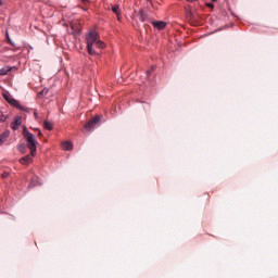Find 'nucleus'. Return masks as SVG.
I'll use <instances>...</instances> for the list:
<instances>
[{"mask_svg":"<svg viewBox=\"0 0 278 278\" xmlns=\"http://www.w3.org/2000/svg\"><path fill=\"white\" fill-rule=\"evenodd\" d=\"M207 8H214L213 3H206Z\"/></svg>","mask_w":278,"mask_h":278,"instance_id":"18","label":"nucleus"},{"mask_svg":"<svg viewBox=\"0 0 278 278\" xmlns=\"http://www.w3.org/2000/svg\"><path fill=\"white\" fill-rule=\"evenodd\" d=\"M35 118H38V112L34 113Z\"/></svg>","mask_w":278,"mask_h":278,"instance_id":"20","label":"nucleus"},{"mask_svg":"<svg viewBox=\"0 0 278 278\" xmlns=\"http://www.w3.org/2000/svg\"><path fill=\"white\" fill-rule=\"evenodd\" d=\"M112 12H114V14H116V16H118V14H121V7H118V5L113 7Z\"/></svg>","mask_w":278,"mask_h":278,"instance_id":"12","label":"nucleus"},{"mask_svg":"<svg viewBox=\"0 0 278 278\" xmlns=\"http://www.w3.org/2000/svg\"><path fill=\"white\" fill-rule=\"evenodd\" d=\"M212 1L216 2V1H218V0H212Z\"/></svg>","mask_w":278,"mask_h":278,"instance_id":"24","label":"nucleus"},{"mask_svg":"<svg viewBox=\"0 0 278 278\" xmlns=\"http://www.w3.org/2000/svg\"><path fill=\"white\" fill-rule=\"evenodd\" d=\"M9 135L10 134H4V135L0 136V147H1V144H3L5 142V138H8Z\"/></svg>","mask_w":278,"mask_h":278,"instance_id":"14","label":"nucleus"},{"mask_svg":"<svg viewBox=\"0 0 278 278\" xmlns=\"http://www.w3.org/2000/svg\"><path fill=\"white\" fill-rule=\"evenodd\" d=\"M2 97L10 105H13V108H17V110H24L21 103H18V101L14 99L9 92H4Z\"/></svg>","mask_w":278,"mask_h":278,"instance_id":"3","label":"nucleus"},{"mask_svg":"<svg viewBox=\"0 0 278 278\" xmlns=\"http://www.w3.org/2000/svg\"><path fill=\"white\" fill-rule=\"evenodd\" d=\"M23 136L27 142V148L30 151V155L34 157V155H36V147H38V141H36V137L34 134L29 132L26 126L23 128Z\"/></svg>","mask_w":278,"mask_h":278,"instance_id":"2","label":"nucleus"},{"mask_svg":"<svg viewBox=\"0 0 278 278\" xmlns=\"http://www.w3.org/2000/svg\"><path fill=\"white\" fill-rule=\"evenodd\" d=\"M23 149H25L23 146L18 148V150L22 152H23Z\"/></svg>","mask_w":278,"mask_h":278,"instance_id":"21","label":"nucleus"},{"mask_svg":"<svg viewBox=\"0 0 278 278\" xmlns=\"http://www.w3.org/2000/svg\"><path fill=\"white\" fill-rule=\"evenodd\" d=\"M10 71H12L11 67H2V68L0 70V77H2L3 75L9 74Z\"/></svg>","mask_w":278,"mask_h":278,"instance_id":"10","label":"nucleus"},{"mask_svg":"<svg viewBox=\"0 0 278 278\" xmlns=\"http://www.w3.org/2000/svg\"><path fill=\"white\" fill-rule=\"evenodd\" d=\"M20 163H21V164H24V165L31 164V156L26 155V156L22 157V159L20 160Z\"/></svg>","mask_w":278,"mask_h":278,"instance_id":"9","label":"nucleus"},{"mask_svg":"<svg viewBox=\"0 0 278 278\" xmlns=\"http://www.w3.org/2000/svg\"><path fill=\"white\" fill-rule=\"evenodd\" d=\"M152 25L156 29H164L166 27V22L155 21V22H152Z\"/></svg>","mask_w":278,"mask_h":278,"instance_id":"7","label":"nucleus"},{"mask_svg":"<svg viewBox=\"0 0 278 278\" xmlns=\"http://www.w3.org/2000/svg\"><path fill=\"white\" fill-rule=\"evenodd\" d=\"M101 121V116H96L93 117L90 122H88V124L85 126V129L87 131H92V129H94V127H97V125H99Z\"/></svg>","mask_w":278,"mask_h":278,"instance_id":"4","label":"nucleus"},{"mask_svg":"<svg viewBox=\"0 0 278 278\" xmlns=\"http://www.w3.org/2000/svg\"><path fill=\"white\" fill-rule=\"evenodd\" d=\"M5 121H8V116L1 114L0 115V123H5Z\"/></svg>","mask_w":278,"mask_h":278,"instance_id":"15","label":"nucleus"},{"mask_svg":"<svg viewBox=\"0 0 278 278\" xmlns=\"http://www.w3.org/2000/svg\"><path fill=\"white\" fill-rule=\"evenodd\" d=\"M117 21H122L121 13H118V15H117Z\"/></svg>","mask_w":278,"mask_h":278,"instance_id":"19","label":"nucleus"},{"mask_svg":"<svg viewBox=\"0 0 278 278\" xmlns=\"http://www.w3.org/2000/svg\"><path fill=\"white\" fill-rule=\"evenodd\" d=\"M187 1H189L190 3H192V1H194V0H187Z\"/></svg>","mask_w":278,"mask_h":278,"instance_id":"23","label":"nucleus"},{"mask_svg":"<svg viewBox=\"0 0 278 278\" xmlns=\"http://www.w3.org/2000/svg\"><path fill=\"white\" fill-rule=\"evenodd\" d=\"M86 40H87V51L89 55H97V51H94V45L98 49H105V42L101 40L99 37V33L97 30H89L86 34Z\"/></svg>","mask_w":278,"mask_h":278,"instance_id":"1","label":"nucleus"},{"mask_svg":"<svg viewBox=\"0 0 278 278\" xmlns=\"http://www.w3.org/2000/svg\"><path fill=\"white\" fill-rule=\"evenodd\" d=\"M151 73H153V67L147 72V75H151Z\"/></svg>","mask_w":278,"mask_h":278,"instance_id":"17","label":"nucleus"},{"mask_svg":"<svg viewBox=\"0 0 278 278\" xmlns=\"http://www.w3.org/2000/svg\"><path fill=\"white\" fill-rule=\"evenodd\" d=\"M9 176H10V173H8V172H4V173L2 174V177H3V178L9 177Z\"/></svg>","mask_w":278,"mask_h":278,"instance_id":"16","label":"nucleus"},{"mask_svg":"<svg viewBox=\"0 0 278 278\" xmlns=\"http://www.w3.org/2000/svg\"><path fill=\"white\" fill-rule=\"evenodd\" d=\"M132 21H141V23H144L147 21V14H144L143 10L135 11V14L131 15Z\"/></svg>","mask_w":278,"mask_h":278,"instance_id":"5","label":"nucleus"},{"mask_svg":"<svg viewBox=\"0 0 278 278\" xmlns=\"http://www.w3.org/2000/svg\"><path fill=\"white\" fill-rule=\"evenodd\" d=\"M0 5H3V1L2 0H0Z\"/></svg>","mask_w":278,"mask_h":278,"instance_id":"22","label":"nucleus"},{"mask_svg":"<svg viewBox=\"0 0 278 278\" xmlns=\"http://www.w3.org/2000/svg\"><path fill=\"white\" fill-rule=\"evenodd\" d=\"M43 127L45 129H48L49 131H51V129H53V124L51 122H45L43 123Z\"/></svg>","mask_w":278,"mask_h":278,"instance_id":"11","label":"nucleus"},{"mask_svg":"<svg viewBox=\"0 0 278 278\" xmlns=\"http://www.w3.org/2000/svg\"><path fill=\"white\" fill-rule=\"evenodd\" d=\"M63 151H73V142L65 141L62 143Z\"/></svg>","mask_w":278,"mask_h":278,"instance_id":"8","label":"nucleus"},{"mask_svg":"<svg viewBox=\"0 0 278 278\" xmlns=\"http://www.w3.org/2000/svg\"><path fill=\"white\" fill-rule=\"evenodd\" d=\"M22 121H23V118L21 116L14 117L13 122L11 123L12 129H14L16 131V129H18V127H21Z\"/></svg>","mask_w":278,"mask_h":278,"instance_id":"6","label":"nucleus"},{"mask_svg":"<svg viewBox=\"0 0 278 278\" xmlns=\"http://www.w3.org/2000/svg\"><path fill=\"white\" fill-rule=\"evenodd\" d=\"M49 94V89L48 88H45L43 90H41L39 93H38V97H45Z\"/></svg>","mask_w":278,"mask_h":278,"instance_id":"13","label":"nucleus"}]
</instances>
